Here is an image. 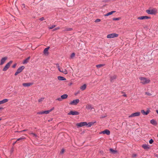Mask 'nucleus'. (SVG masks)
Instances as JSON below:
<instances>
[{"instance_id":"58836bf2","label":"nucleus","mask_w":158,"mask_h":158,"mask_svg":"<svg viewBox=\"0 0 158 158\" xmlns=\"http://www.w3.org/2000/svg\"><path fill=\"white\" fill-rule=\"evenodd\" d=\"M75 56V54L74 53H72L71 55V58H73V57H74Z\"/></svg>"},{"instance_id":"de8ad7c7","label":"nucleus","mask_w":158,"mask_h":158,"mask_svg":"<svg viewBox=\"0 0 158 158\" xmlns=\"http://www.w3.org/2000/svg\"><path fill=\"white\" fill-rule=\"evenodd\" d=\"M19 73L17 71L16 72H15V76H16Z\"/></svg>"},{"instance_id":"37998d69","label":"nucleus","mask_w":158,"mask_h":158,"mask_svg":"<svg viewBox=\"0 0 158 158\" xmlns=\"http://www.w3.org/2000/svg\"><path fill=\"white\" fill-rule=\"evenodd\" d=\"M137 156V155L136 154H133L132 155V157H135Z\"/></svg>"},{"instance_id":"79ce46f5","label":"nucleus","mask_w":158,"mask_h":158,"mask_svg":"<svg viewBox=\"0 0 158 158\" xmlns=\"http://www.w3.org/2000/svg\"><path fill=\"white\" fill-rule=\"evenodd\" d=\"M60 28V27H56V28H55V29H53V31H56V30H57L59 29Z\"/></svg>"},{"instance_id":"6e6552de","label":"nucleus","mask_w":158,"mask_h":158,"mask_svg":"<svg viewBox=\"0 0 158 158\" xmlns=\"http://www.w3.org/2000/svg\"><path fill=\"white\" fill-rule=\"evenodd\" d=\"M140 112H137L135 113H132L129 116V117L131 118L135 116H137L140 115Z\"/></svg>"},{"instance_id":"7ed1b4c3","label":"nucleus","mask_w":158,"mask_h":158,"mask_svg":"<svg viewBox=\"0 0 158 158\" xmlns=\"http://www.w3.org/2000/svg\"><path fill=\"white\" fill-rule=\"evenodd\" d=\"M157 12V10L155 9H153L152 10H146V12L148 14H155Z\"/></svg>"},{"instance_id":"a18cd8bd","label":"nucleus","mask_w":158,"mask_h":158,"mask_svg":"<svg viewBox=\"0 0 158 158\" xmlns=\"http://www.w3.org/2000/svg\"><path fill=\"white\" fill-rule=\"evenodd\" d=\"M44 17H42L41 18H40V20L41 21H43L44 20Z\"/></svg>"},{"instance_id":"72a5a7b5","label":"nucleus","mask_w":158,"mask_h":158,"mask_svg":"<svg viewBox=\"0 0 158 158\" xmlns=\"http://www.w3.org/2000/svg\"><path fill=\"white\" fill-rule=\"evenodd\" d=\"M116 78V76H114L113 77H111V81H112L114 79H115Z\"/></svg>"},{"instance_id":"5fc2aeb1","label":"nucleus","mask_w":158,"mask_h":158,"mask_svg":"<svg viewBox=\"0 0 158 158\" xmlns=\"http://www.w3.org/2000/svg\"><path fill=\"white\" fill-rule=\"evenodd\" d=\"M106 116V115H105L104 116H102V117H101V118H104V117H105Z\"/></svg>"},{"instance_id":"49530a36","label":"nucleus","mask_w":158,"mask_h":158,"mask_svg":"<svg viewBox=\"0 0 158 158\" xmlns=\"http://www.w3.org/2000/svg\"><path fill=\"white\" fill-rule=\"evenodd\" d=\"M19 73L17 71L16 72H15V76H16Z\"/></svg>"},{"instance_id":"7c9ffc66","label":"nucleus","mask_w":158,"mask_h":158,"mask_svg":"<svg viewBox=\"0 0 158 158\" xmlns=\"http://www.w3.org/2000/svg\"><path fill=\"white\" fill-rule=\"evenodd\" d=\"M94 123L92 122H90L89 123H87V125L88 127H91L92 125H93L94 124Z\"/></svg>"},{"instance_id":"4c0bfd02","label":"nucleus","mask_w":158,"mask_h":158,"mask_svg":"<svg viewBox=\"0 0 158 158\" xmlns=\"http://www.w3.org/2000/svg\"><path fill=\"white\" fill-rule=\"evenodd\" d=\"M100 21H101V20L100 19H96L95 20V22L96 23H98V22H100Z\"/></svg>"},{"instance_id":"9d476101","label":"nucleus","mask_w":158,"mask_h":158,"mask_svg":"<svg viewBox=\"0 0 158 158\" xmlns=\"http://www.w3.org/2000/svg\"><path fill=\"white\" fill-rule=\"evenodd\" d=\"M79 102V100L78 99H77L73 100V101L71 102L70 103V104L72 105H77Z\"/></svg>"},{"instance_id":"412c9836","label":"nucleus","mask_w":158,"mask_h":158,"mask_svg":"<svg viewBox=\"0 0 158 158\" xmlns=\"http://www.w3.org/2000/svg\"><path fill=\"white\" fill-rule=\"evenodd\" d=\"M57 78L58 80L60 81H63L65 80H66V79L64 77L60 76H58Z\"/></svg>"},{"instance_id":"0eeeda50","label":"nucleus","mask_w":158,"mask_h":158,"mask_svg":"<svg viewBox=\"0 0 158 158\" xmlns=\"http://www.w3.org/2000/svg\"><path fill=\"white\" fill-rule=\"evenodd\" d=\"M68 115H78L79 113L77 111H71L68 114Z\"/></svg>"},{"instance_id":"20e7f679","label":"nucleus","mask_w":158,"mask_h":158,"mask_svg":"<svg viewBox=\"0 0 158 158\" xmlns=\"http://www.w3.org/2000/svg\"><path fill=\"white\" fill-rule=\"evenodd\" d=\"M68 95L67 94H64L61 95L60 98H58L56 99V100L58 101H61L63 99H65L67 98Z\"/></svg>"},{"instance_id":"423d86ee","label":"nucleus","mask_w":158,"mask_h":158,"mask_svg":"<svg viewBox=\"0 0 158 158\" xmlns=\"http://www.w3.org/2000/svg\"><path fill=\"white\" fill-rule=\"evenodd\" d=\"M118 35L116 33H112L108 35L107 37L108 38H112L115 37H117Z\"/></svg>"},{"instance_id":"c756f323","label":"nucleus","mask_w":158,"mask_h":158,"mask_svg":"<svg viewBox=\"0 0 158 158\" xmlns=\"http://www.w3.org/2000/svg\"><path fill=\"white\" fill-rule=\"evenodd\" d=\"M29 134L30 135H31L32 136H33V137H35V138H37L38 137V136L35 133H29Z\"/></svg>"},{"instance_id":"6ab92c4d","label":"nucleus","mask_w":158,"mask_h":158,"mask_svg":"<svg viewBox=\"0 0 158 158\" xmlns=\"http://www.w3.org/2000/svg\"><path fill=\"white\" fill-rule=\"evenodd\" d=\"M141 113L144 115H147L149 113V111L147 110L145 112L144 110H142L141 111Z\"/></svg>"},{"instance_id":"f257e3e1","label":"nucleus","mask_w":158,"mask_h":158,"mask_svg":"<svg viewBox=\"0 0 158 158\" xmlns=\"http://www.w3.org/2000/svg\"><path fill=\"white\" fill-rule=\"evenodd\" d=\"M139 80L140 81V83L142 84L145 85L149 83L150 81L149 79L144 77H140Z\"/></svg>"},{"instance_id":"9b49d317","label":"nucleus","mask_w":158,"mask_h":158,"mask_svg":"<svg viewBox=\"0 0 158 158\" xmlns=\"http://www.w3.org/2000/svg\"><path fill=\"white\" fill-rule=\"evenodd\" d=\"M150 18L149 17L147 16H142L138 17L137 18V19H140V20H143V19H150Z\"/></svg>"},{"instance_id":"c9c22d12","label":"nucleus","mask_w":158,"mask_h":158,"mask_svg":"<svg viewBox=\"0 0 158 158\" xmlns=\"http://www.w3.org/2000/svg\"><path fill=\"white\" fill-rule=\"evenodd\" d=\"M56 26L55 25H52L50 27H49V29H52L55 27Z\"/></svg>"},{"instance_id":"cd10ccee","label":"nucleus","mask_w":158,"mask_h":158,"mask_svg":"<svg viewBox=\"0 0 158 158\" xmlns=\"http://www.w3.org/2000/svg\"><path fill=\"white\" fill-rule=\"evenodd\" d=\"M110 152L113 154H115V153H117V151L115 150L112 148L110 149Z\"/></svg>"},{"instance_id":"2eb2a0df","label":"nucleus","mask_w":158,"mask_h":158,"mask_svg":"<svg viewBox=\"0 0 158 158\" xmlns=\"http://www.w3.org/2000/svg\"><path fill=\"white\" fill-rule=\"evenodd\" d=\"M8 101V99H4L3 100L0 101V105L5 103Z\"/></svg>"},{"instance_id":"4d7b16f0","label":"nucleus","mask_w":158,"mask_h":158,"mask_svg":"<svg viewBox=\"0 0 158 158\" xmlns=\"http://www.w3.org/2000/svg\"><path fill=\"white\" fill-rule=\"evenodd\" d=\"M2 109L1 108H0V110H1Z\"/></svg>"},{"instance_id":"e433bc0d","label":"nucleus","mask_w":158,"mask_h":158,"mask_svg":"<svg viewBox=\"0 0 158 158\" xmlns=\"http://www.w3.org/2000/svg\"><path fill=\"white\" fill-rule=\"evenodd\" d=\"M145 94L148 95V96H150L152 95V94L151 93L148 92H146L145 93Z\"/></svg>"},{"instance_id":"f8f14e48","label":"nucleus","mask_w":158,"mask_h":158,"mask_svg":"<svg viewBox=\"0 0 158 158\" xmlns=\"http://www.w3.org/2000/svg\"><path fill=\"white\" fill-rule=\"evenodd\" d=\"M101 133H103V134H106L107 135H109L110 134V131L107 129L103 131H102L101 132Z\"/></svg>"},{"instance_id":"f03ea898","label":"nucleus","mask_w":158,"mask_h":158,"mask_svg":"<svg viewBox=\"0 0 158 158\" xmlns=\"http://www.w3.org/2000/svg\"><path fill=\"white\" fill-rule=\"evenodd\" d=\"M12 63V61H10L2 69V71H6L8 68L10 67V64Z\"/></svg>"},{"instance_id":"1a4fd4ad","label":"nucleus","mask_w":158,"mask_h":158,"mask_svg":"<svg viewBox=\"0 0 158 158\" xmlns=\"http://www.w3.org/2000/svg\"><path fill=\"white\" fill-rule=\"evenodd\" d=\"M7 59V57H5L2 58L1 60L0 65H2L3 64Z\"/></svg>"},{"instance_id":"39448f33","label":"nucleus","mask_w":158,"mask_h":158,"mask_svg":"<svg viewBox=\"0 0 158 158\" xmlns=\"http://www.w3.org/2000/svg\"><path fill=\"white\" fill-rule=\"evenodd\" d=\"M76 125L78 127H82L83 126H87V123L86 122H81L80 123H77L76 124Z\"/></svg>"},{"instance_id":"c03bdc74","label":"nucleus","mask_w":158,"mask_h":158,"mask_svg":"<svg viewBox=\"0 0 158 158\" xmlns=\"http://www.w3.org/2000/svg\"><path fill=\"white\" fill-rule=\"evenodd\" d=\"M38 114H44V111H40V112H39L37 113Z\"/></svg>"},{"instance_id":"603ef678","label":"nucleus","mask_w":158,"mask_h":158,"mask_svg":"<svg viewBox=\"0 0 158 158\" xmlns=\"http://www.w3.org/2000/svg\"><path fill=\"white\" fill-rule=\"evenodd\" d=\"M17 141H15V142L13 143V145H14L17 142Z\"/></svg>"},{"instance_id":"c85d7f7f","label":"nucleus","mask_w":158,"mask_h":158,"mask_svg":"<svg viewBox=\"0 0 158 158\" xmlns=\"http://www.w3.org/2000/svg\"><path fill=\"white\" fill-rule=\"evenodd\" d=\"M105 65V64H99L97 65L96 67L98 68H99L101 67L104 66Z\"/></svg>"},{"instance_id":"a211bd4d","label":"nucleus","mask_w":158,"mask_h":158,"mask_svg":"<svg viewBox=\"0 0 158 158\" xmlns=\"http://www.w3.org/2000/svg\"><path fill=\"white\" fill-rule=\"evenodd\" d=\"M115 12H116L115 11L113 10V11H111V12L108 13L106 14L105 15H104L105 16H107L109 15H110L112 14L113 13H115Z\"/></svg>"},{"instance_id":"4468645a","label":"nucleus","mask_w":158,"mask_h":158,"mask_svg":"<svg viewBox=\"0 0 158 158\" xmlns=\"http://www.w3.org/2000/svg\"><path fill=\"white\" fill-rule=\"evenodd\" d=\"M54 107H52L51 109L49 110H45L44 111V114H47L49 113L50 112L52 111V110L54 109Z\"/></svg>"},{"instance_id":"ea45409f","label":"nucleus","mask_w":158,"mask_h":158,"mask_svg":"<svg viewBox=\"0 0 158 158\" xmlns=\"http://www.w3.org/2000/svg\"><path fill=\"white\" fill-rule=\"evenodd\" d=\"M153 140L152 139H151L149 141V143L150 144H152L153 143Z\"/></svg>"},{"instance_id":"09e8293b","label":"nucleus","mask_w":158,"mask_h":158,"mask_svg":"<svg viewBox=\"0 0 158 158\" xmlns=\"http://www.w3.org/2000/svg\"><path fill=\"white\" fill-rule=\"evenodd\" d=\"M23 139V138H19L18 139H17V141H19V140H21V139Z\"/></svg>"},{"instance_id":"5701e85b","label":"nucleus","mask_w":158,"mask_h":158,"mask_svg":"<svg viewBox=\"0 0 158 158\" xmlns=\"http://www.w3.org/2000/svg\"><path fill=\"white\" fill-rule=\"evenodd\" d=\"M86 84H84L83 85L81 86L80 87V89L82 90H83L86 89Z\"/></svg>"},{"instance_id":"f3484780","label":"nucleus","mask_w":158,"mask_h":158,"mask_svg":"<svg viewBox=\"0 0 158 158\" xmlns=\"http://www.w3.org/2000/svg\"><path fill=\"white\" fill-rule=\"evenodd\" d=\"M24 68V66H22L17 69V71L19 73L23 71Z\"/></svg>"},{"instance_id":"a19ab883","label":"nucleus","mask_w":158,"mask_h":158,"mask_svg":"<svg viewBox=\"0 0 158 158\" xmlns=\"http://www.w3.org/2000/svg\"><path fill=\"white\" fill-rule=\"evenodd\" d=\"M64 152V149H62L61 150V151L60 152V153L61 154H63Z\"/></svg>"},{"instance_id":"13d9d810","label":"nucleus","mask_w":158,"mask_h":158,"mask_svg":"<svg viewBox=\"0 0 158 158\" xmlns=\"http://www.w3.org/2000/svg\"><path fill=\"white\" fill-rule=\"evenodd\" d=\"M157 136L158 137V134L157 135Z\"/></svg>"},{"instance_id":"6e6d98bb","label":"nucleus","mask_w":158,"mask_h":158,"mask_svg":"<svg viewBox=\"0 0 158 158\" xmlns=\"http://www.w3.org/2000/svg\"><path fill=\"white\" fill-rule=\"evenodd\" d=\"M1 120V118H0V121Z\"/></svg>"},{"instance_id":"393cba45","label":"nucleus","mask_w":158,"mask_h":158,"mask_svg":"<svg viewBox=\"0 0 158 158\" xmlns=\"http://www.w3.org/2000/svg\"><path fill=\"white\" fill-rule=\"evenodd\" d=\"M30 59V57H29L27 59H26L25 60H24L23 62V64H26L28 62L29 59Z\"/></svg>"},{"instance_id":"ddd939ff","label":"nucleus","mask_w":158,"mask_h":158,"mask_svg":"<svg viewBox=\"0 0 158 158\" xmlns=\"http://www.w3.org/2000/svg\"><path fill=\"white\" fill-rule=\"evenodd\" d=\"M62 28L64 29V30H63V31H71L73 30L72 28H68L66 27Z\"/></svg>"},{"instance_id":"f704fd0d","label":"nucleus","mask_w":158,"mask_h":158,"mask_svg":"<svg viewBox=\"0 0 158 158\" xmlns=\"http://www.w3.org/2000/svg\"><path fill=\"white\" fill-rule=\"evenodd\" d=\"M120 19V18H114L113 19V20H119Z\"/></svg>"},{"instance_id":"aec40b11","label":"nucleus","mask_w":158,"mask_h":158,"mask_svg":"<svg viewBox=\"0 0 158 158\" xmlns=\"http://www.w3.org/2000/svg\"><path fill=\"white\" fill-rule=\"evenodd\" d=\"M60 72L64 73L65 74H66L68 73L67 71L65 69L63 70V69H60Z\"/></svg>"},{"instance_id":"2f4dec72","label":"nucleus","mask_w":158,"mask_h":158,"mask_svg":"<svg viewBox=\"0 0 158 158\" xmlns=\"http://www.w3.org/2000/svg\"><path fill=\"white\" fill-rule=\"evenodd\" d=\"M44 98H41L38 100V102L40 103L44 99Z\"/></svg>"},{"instance_id":"b1692460","label":"nucleus","mask_w":158,"mask_h":158,"mask_svg":"<svg viewBox=\"0 0 158 158\" xmlns=\"http://www.w3.org/2000/svg\"><path fill=\"white\" fill-rule=\"evenodd\" d=\"M142 147L143 148L146 149H148L149 148L148 145L145 144L143 145Z\"/></svg>"},{"instance_id":"bb28decb","label":"nucleus","mask_w":158,"mask_h":158,"mask_svg":"<svg viewBox=\"0 0 158 158\" xmlns=\"http://www.w3.org/2000/svg\"><path fill=\"white\" fill-rule=\"evenodd\" d=\"M150 123L153 125H156L157 124V123L156 121L154 119H152L151 120Z\"/></svg>"},{"instance_id":"a878e982","label":"nucleus","mask_w":158,"mask_h":158,"mask_svg":"<svg viewBox=\"0 0 158 158\" xmlns=\"http://www.w3.org/2000/svg\"><path fill=\"white\" fill-rule=\"evenodd\" d=\"M31 84L30 83H23V85L25 87H28L30 86Z\"/></svg>"},{"instance_id":"3c124183","label":"nucleus","mask_w":158,"mask_h":158,"mask_svg":"<svg viewBox=\"0 0 158 158\" xmlns=\"http://www.w3.org/2000/svg\"><path fill=\"white\" fill-rule=\"evenodd\" d=\"M16 64H14V65H13V66H12L13 68H15L16 66Z\"/></svg>"},{"instance_id":"4be33fe9","label":"nucleus","mask_w":158,"mask_h":158,"mask_svg":"<svg viewBox=\"0 0 158 158\" xmlns=\"http://www.w3.org/2000/svg\"><path fill=\"white\" fill-rule=\"evenodd\" d=\"M86 108L88 110H91L93 108L90 105H88L86 106Z\"/></svg>"},{"instance_id":"dca6fc26","label":"nucleus","mask_w":158,"mask_h":158,"mask_svg":"<svg viewBox=\"0 0 158 158\" xmlns=\"http://www.w3.org/2000/svg\"><path fill=\"white\" fill-rule=\"evenodd\" d=\"M49 48V47H48L45 48L44 50V53L45 55L48 54V50Z\"/></svg>"},{"instance_id":"864d4df0","label":"nucleus","mask_w":158,"mask_h":158,"mask_svg":"<svg viewBox=\"0 0 158 158\" xmlns=\"http://www.w3.org/2000/svg\"><path fill=\"white\" fill-rule=\"evenodd\" d=\"M123 96H124V97H127V95H126V94H123Z\"/></svg>"},{"instance_id":"8fccbe9b","label":"nucleus","mask_w":158,"mask_h":158,"mask_svg":"<svg viewBox=\"0 0 158 158\" xmlns=\"http://www.w3.org/2000/svg\"><path fill=\"white\" fill-rule=\"evenodd\" d=\"M22 8H25V5L24 4H22Z\"/></svg>"},{"instance_id":"473e14b6","label":"nucleus","mask_w":158,"mask_h":158,"mask_svg":"<svg viewBox=\"0 0 158 158\" xmlns=\"http://www.w3.org/2000/svg\"><path fill=\"white\" fill-rule=\"evenodd\" d=\"M56 67L58 68V70L59 71H60V68L59 64H56Z\"/></svg>"}]
</instances>
